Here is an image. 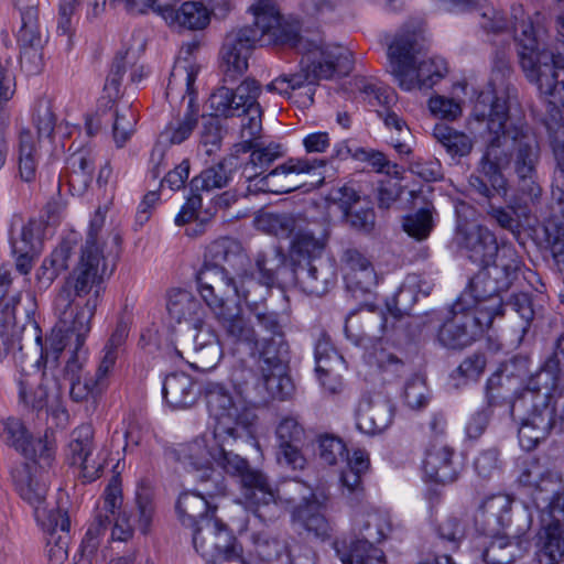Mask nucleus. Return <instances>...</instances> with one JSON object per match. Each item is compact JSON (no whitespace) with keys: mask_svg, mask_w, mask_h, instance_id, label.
Returning a JSON list of instances; mask_svg holds the SVG:
<instances>
[{"mask_svg":"<svg viewBox=\"0 0 564 564\" xmlns=\"http://www.w3.org/2000/svg\"><path fill=\"white\" fill-rule=\"evenodd\" d=\"M429 109L433 116L449 121L456 120L463 112L458 101L441 95L430 98Z\"/></svg>","mask_w":564,"mask_h":564,"instance_id":"obj_63","label":"nucleus"},{"mask_svg":"<svg viewBox=\"0 0 564 564\" xmlns=\"http://www.w3.org/2000/svg\"><path fill=\"white\" fill-rule=\"evenodd\" d=\"M318 455L321 460L329 466L339 462H348V449L346 444L337 436L322 435L318 440Z\"/></svg>","mask_w":564,"mask_h":564,"instance_id":"obj_56","label":"nucleus"},{"mask_svg":"<svg viewBox=\"0 0 564 564\" xmlns=\"http://www.w3.org/2000/svg\"><path fill=\"white\" fill-rule=\"evenodd\" d=\"M279 458L293 469H302L305 458L301 447L305 440V430L299 417L288 414L281 417L275 429Z\"/></svg>","mask_w":564,"mask_h":564,"instance_id":"obj_28","label":"nucleus"},{"mask_svg":"<svg viewBox=\"0 0 564 564\" xmlns=\"http://www.w3.org/2000/svg\"><path fill=\"white\" fill-rule=\"evenodd\" d=\"M270 491L274 495V500L278 505L276 513L272 517L262 516L261 510H257L248 505L247 500L242 497L246 508L254 513L257 518L267 522L278 518L285 507L297 503L292 511V519L299 523L308 533H312L315 538L321 541L328 540L333 533V525L328 519L319 512L328 496L325 490L313 491L304 484L299 481H290L283 487V495L280 490L273 489L271 484L268 481Z\"/></svg>","mask_w":564,"mask_h":564,"instance_id":"obj_13","label":"nucleus"},{"mask_svg":"<svg viewBox=\"0 0 564 564\" xmlns=\"http://www.w3.org/2000/svg\"><path fill=\"white\" fill-rule=\"evenodd\" d=\"M501 306L499 296L485 297L466 289L453 304L451 316L438 329L440 344L451 349L469 346L490 327Z\"/></svg>","mask_w":564,"mask_h":564,"instance_id":"obj_11","label":"nucleus"},{"mask_svg":"<svg viewBox=\"0 0 564 564\" xmlns=\"http://www.w3.org/2000/svg\"><path fill=\"white\" fill-rule=\"evenodd\" d=\"M137 123L135 112L131 108H126L121 112L117 111L112 127L113 140L118 148H121L131 138Z\"/></svg>","mask_w":564,"mask_h":564,"instance_id":"obj_59","label":"nucleus"},{"mask_svg":"<svg viewBox=\"0 0 564 564\" xmlns=\"http://www.w3.org/2000/svg\"><path fill=\"white\" fill-rule=\"evenodd\" d=\"M367 362L376 365L378 369L387 375H391V377L400 376L404 368L401 359L383 348H375L373 351L369 352L367 355Z\"/></svg>","mask_w":564,"mask_h":564,"instance_id":"obj_60","label":"nucleus"},{"mask_svg":"<svg viewBox=\"0 0 564 564\" xmlns=\"http://www.w3.org/2000/svg\"><path fill=\"white\" fill-rule=\"evenodd\" d=\"M392 527L391 516L387 512H357L352 518V531L350 535L376 544L388 538L392 531Z\"/></svg>","mask_w":564,"mask_h":564,"instance_id":"obj_39","label":"nucleus"},{"mask_svg":"<svg viewBox=\"0 0 564 564\" xmlns=\"http://www.w3.org/2000/svg\"><path fill=\"white\" fill-rule=\"evenodd\" d=\"M434 226L433 209L430 207L421 208L402 218L403 230L417 241L427 239Z\"/></svg>","mask_w":564,"mask_h":564,"instance_id":"obj_51","label":"nucleus"},{"mask_svg":"<svg viewBox=\"0 0 564 564\" xmlns=\"http://www.w3.org/2000/svg\"><path fill=\"white\" fill-rule=\"evenodd\" d=\"M33 123L37 140L29 128H22L18 137L19 173L25 182L35 178L40 156L46 154L52 158L62 153L65 148L64 139L76 130V127H69L66 122L56 124L51 100L47 98L36 101Z\"/></svg>","mask_w":564,"mask_h":564,"instance_id":"obj_12","label":"nucleus"},{"mask_svg":"<svg viewBox=\"0 0 564 564\" xmlns=\"http://www.w3.org/2000/svg\"><path fill=\"white\" fill-rule=\"evenodd\" d=\"M562 378L564 334L557 339L553 359L509 402L511 416L520 421L518 436L523 448L531 449L544 440L557 417L564 422V397L557 395Z\"/></svg>","mask_w":564,"mask_h":564,"instance_id":"obj_6","label":"nucleus"},{"mask_svg":"<svg viewBox=\"0 0 564 564\" xmlns=\"http://www.w3.org/2000/svg\"><path fill=\"white\" fill-rule=\"evenodd\" d=\"M65 346L58 352L53 354L48 346V337L39 359L28 361V356L19 349L13 359L19 367L17 383L19 399L36 412L47 411L48 406L57 405L61 397L62 382L56 376L58 357L66 347H73V355L64 368V376L69 380L80 379L79 373L86 361V351L83 350L85 340L76 345V338L72 336L64 339Z\"/></svg>","mask_w":564,"mask_h":564,"instance_id":"obj_7","label":"nucleus"},{"mask_svg":"<svg viewBox=\"0 0 564 564\" xmlns=\"http://www.w3.org/2000/svg\"><path fill=\"white\" fill-rule=\"evenodd\" d=\"M510 96L498 93L489 85L481 90L468 119L471 132H478L487 143V159L506 156L505 149L512 147L511 161L518 177V189L524 202L534 203L541 195L536 180L540 149L535 135L521 115H510Z\"/></svg>","mask_w":564,"mask_h":564,"instance_id":"obj_4","label":"nucleus"},{"mask_svg":"<svg viewBox=\"0 0 564 564\" xmlns=\"http://www.w3.org/2000/svg\"><path fill=\"white\" fill-rule=\"evenodd\" d=\"M3 438L8 445L31 459L39 456L48 460L51 457L47 443L41 438H33L19 419L10 417L4 422Z\"/></svg>","mask_w":564,"mask_h":564,"instance_id":"obj_37","label":"nucleus"},{"mask_svg":"<svg viewBox=\"0 0 564 564\" xmlns=\"http://www.w3.org/2000/svg\"><path fill=\"white\" fill-rule=\"evenodd\" d=\"M324 165V160L292 158L265 174V182L272 194L290 193L303 185L299 180L301 174H310L316 167Z\"/></svg>","mask_w":564,"mask_h":564,"instance_id":"obj_30","label":"nucleus"},{"mask_svg":"<svg viewBox=\"0 0 564 564\" xmlns=\"http://www.w3.org/2000/svg\"><path fill=\"white\" fill-rule=\"evenodd\" d=\"M259 225L276 237H289L296 227L295 219L289 214L268 213L259 219Z\"/></svg>","mask_w":564,"mask_h":564,"instance_id":"obj_58","label":"nucleus"},{"mask_svg":"<svg viewBox=\"0 0 564 564\" xmlns=\"http://www.w3.org/2000/svg\"><path fill=\"white\" fill-rule=\"evenodd\" d=\"M387 317L384 315L378 316L377 321L370 313L365 316L356 313H350L345 322V335L348 340L357 346H366L377 337L373 328L377 326L379 333L383 334L387 325Z\"/></svg>","mask_w":564,"mask_h":564,"instance_id":"obj_46","label":"nucleus"},{"mask_svg":"<svg viewBox=\"0 0 564 564\" xmlns=\"http://www.w3.org/2000/svg\"><path fill=\"white\" fill-rule=\"evenodd\" d=\"M355 88L359 94V98L370 109L376 111L378 117L382 119L386 128L392 132L389 141L390 144L399 154H409L411 152L410 141L412 135L405 121L394 111L398 102L395 90L375 79L365 77L355 78Z\"/></svg>","mask_w":564,"mask_h":564,"instance_id":"obj_14","label":"nucleus"},{"mask_svg":"<svg viewBox=\"0 0 564 564\" xmlns=\"http://www.w3.org/2000/svg\"><path fill=\"white\" fill-rule=\"evenodd\" d=\"M77 250L78 261L65 279L54 302L58 321L48 335V346L55 355L65 346L66 337L74 336L77 346L86 340L91 329V319L105 292L109 256L96 249L93 238L87 243L78 245Z\"/></svg>","mask_w":564,"mask_h":564,"instance_id":"obj_5","label":"nucleus"},{"mask_svg":"<svg viewBox=\"0 0 564 564\" xmlns=\"http://www.w3.org/2000/svg\"><path fill=\"white\" fill-rule=\"evenodd\" d=\"M15 489L20 497L28 502L34 512L39 525L52 527L54 514L62 510L50 508L46 502L48 490V474L36 462L31 459L12 471Z\"/></svg>","mask_w":564,"mask_h":564,"instance_id":"obj_16","label":"nucleus"},{"mask_svg":"<svg viewBox=\"0 0 564 564\" xmlns=\"http://www.w3.org/2000/svg\"><path fill=\"white\" fill-rule=\"evenodd\" d=\"M392 419L393 408L388 401L367 403L358 409L356 426L361 433L375 435L388 429Z\"/></svg>","mask_w":564,"mask_h":564,"instance_id":"obj_45","label":"nucleus"},{"mask_svg":"<svg viewBox=\"0 0 564 564\" xmlns=\"http://www.w3.org/2000/svg\"><path fill=\"white\" fill-rule=\"evenodd\" d=\"M21 14V25L17 32L20 46V62L28 74H36L43 64L42 50L47 36L39 22L34 0H15Z\"/></svg>","mask_w":564,"mask_h":564,"instance_id":"obj_19","label":"nucleus"},{"mask_svg":"<svg viewBox=\"0 0 564 564\" xmlns=\"http://www.w3.org/2000/svg\"><path fill=\"white\" fill-rule=\"evenodd\" d=\"M433 137L452 158L468 155L474 147L473 139L463 131H458L445 123H436Z\"/></svg>","mask_w":564,"mask_h":564,"instance_id":"obj_47","label":"nucleus"},{"mask_svg":"<svg viewBox=\"0 0 564 564\" xmlns=\"http://www.w3.org/2000/svg\"><path fill=\"white\" fill-rule=\"evenodd\" d=\"M197 48V42L184 44L172 68L165 93L166 99L172 107L187 100V107L182 118L166 124L159 135L158 147L183 143L191 137L197 126L199 106L195 82L200 67L193 58V53Z\"/></svg>","mask_w":564,"mask_h":564,"instance_id":"obj_10","label":"nucleus"},{"mask_svg":"<svg viewBox=\"0 0 564 564\" xmlns=\"http://www.w3.org/2000/svg\"><path fill=\"white\" fill-rule=\"evenodd\" d=\"M458 232L468 258L480 267L467 289L485 297L498 296L499 291L508 290L521 268L517 251L510 246L499 247L494 232L481 225L459 226Z\"/></svg>","mask_w":564,"mask_h":564,"instance_id":"obj_8","label":"nucleus"},{"mask_svg":"<svg viewBox=\"0 0 564 564\" xmlns=\"http://www.w3.org/2000/svg\"><path fill=\"white\" fill-rule=\"evenodd\" d=\"M505 164V158L498 155L497 160L487 159L486 153L481 160V170L492 186V188L501 196L506 197L508 192V184L505 176L499 169Z\"/></svg>","mask_w":564,"mask_h":564,"instance_id":"obj_62","label":"nucleus"},{"mask_svg":"<svg viewBox=\"0 0 564 564\" xmlns=\"http://www.w3.org/2000/svg\"><path fill=\"white\" fill-rule=\"evenodd\" d=\"M500 292L501 291L498 292V296L500 300H502L501 296L499 295ZM501 311L496 316L502 315L505 307H510L521 318V328L522 332L525 333L535 315V310L533 307L531 295L525 292L513 293L512 295H510L506 303H503V301H501Z\"/></svg>","mask_w":564,"mask_h":564,"instance_id":"obj_57","label":"nucleus"},{"mask_svg":"<svg viewBox=\"0 0 564 564\" xmlns=\"http://www.w3.org/2000/svg\"><path fill=\"white\" fill-rule=\"evenodd\" d=\"M315 372L323 390L329 394L343 391L344 382L340 371L347 366L344 357L332 345L326 335H322L314 348Z\"/></svg>","mask_w":564,"mask_h":564,"instance_id":"obj_26","label":"nucleus"},{"mask_svg":"<svg viewBox=\"0 0 564 564\" xmlns=\"http://www.w3.org/2000/svg\"><path fill=\"white\" fill-rule=\"evenodd\" d=\"M325 248V239L316 237L311 231L299 232L292 243V256L297 257L302 263L313 259H322L321 254Z\"/></svg>","mask_w":564,"mask_h":564,"instance_id":"obj_54","label":"nucleus"},{"mask_svg":"<svg viewBox=\"0 0 564 564\" xmlns=\"http://www.w3.org/2000/svg\"><path fill=\"white\" fill-rule=\"evenodd\" d=\"M292 286L300 288L304 293L321 296L325 294L336 280L333 264L323 259H313L302 263L297 260L292 268Z\"/></svg>","mask_w":564,"mask_h":564,"instance_id":"obj_27","label":"nucleus"},{"mask_svg":"<svg viewBox=\"0 0 564 564\" xmlns=\"http://www.w3.org/2000/svg\"><path fill=\"white\" fill-rule=\"evenodd\" d=\"M80 236L72 231L67 234L59 245L52 251L50 258L45 259L36 272V281L40 290L51 286L57 275L68 268V261L75 253Z\"/></svg>","mask_w":564,"mask_h":564,"instance_id":"obj_34","label":"nucleus"},{"mask_svg":"<svg viewBox=\"0 0 564 564\" xmlns=\"http://www.w3.org/2000/svg\"><path fill=\"white\" fill-rule=\"evenodd\" d=\"M512 367V365L506 364L488 379L486 387L487 408L478 410L469 419L466 425L468 437L477 438L484 433L491 415L489 408L496 405L499 399L506 398V395L499 393V389L511 382L512 371L510 368Z\"/></svg>","mask_w":564,"mask_h":564,"instance_id":"obj_32","label":"nucleus"},{"mask_svg":"<svg viewBox=\"0 0 564 564\" xmlns=\"http://www.w3.org/2000/svg\"><path fill=\"white\" fill-rule=\"evenodd\" d=\"M403 399L405 404L413 410L424 408L429 402V389L420 377H413L404 387Z\"/></svg>","mask_w":564,"mask_h":564,"instance_id":"obj_61","label":"nucleus"},{"mask_svg":"<svg viewBox=\"0 0 564 564\" xmlns=\"http://www.w3.org/2000/svg\"><path fill=\"white\" fill-rule=\"evenodd\" d=\"M104 215L100 212H97L90 221L89 230L84 243H87L89 238H93L94 245L100 253H106L108 256L117 254L121 238L117 232H109L107 237H104Z\"/></svg>","mask_w":564,"mask_h":564,"instance_id":"obj_52","label":"nucleus"},{"mask_svg":"<svg viewBox=\"0 0 564 564\" xmlns=\"http://www.w3.org/2000/svg\"><path fill=\"white\" fill-rule=\"evenodd\" d=\"M128 334V325L123 322H119L100 351L98 367L94 376L97 380V386L107 389L109 384V377L112 373L117 359L123 349Z\"/></svg>","mask_w":564,"mask_h":564,"instance_id":"obj_42","label":"nucleus"},{"mask_svg":"<svg viewBox=\"0 0 564 564\" xmlns=\"http://www.w3.org/2000/svg\"><path fill=\"white\" fill-rule=\"evenodd\" d=\"M247 348L254 359V368L236 371L234 373L235 382L246 386L243 392H247L248 387L252 386L263 399H290L294 389L285 398L274 395L267 389L259 367L260 356L258 352L253 354L249 347ZM241 393L242 391L234 395L224 384L207 382L204 387V395L208 413L215 421L213 432L178 444L176 453L183 462L199 471V479L213 482L210 492H220L224 489L223 475L214 468V465L226 471L227 475L239 477L241 497L247 500L249 506L261 510L262 516L272 517L276 513L278 505L268 486L267 476L259 470L251 469L246 458L229 448L238 438L249 432L248 429L252 421Z\"/></svg>","mask_w":564,"mask_h":564,"instance_id":"obj_2","label":"nucleus"},{"mask_svg":"<svg viewBox=\"0 0 564 564\" xmlns=\"http://www.w3.org/2000/svg\"><path fill=\"white\" fill-rule=\"evenodd\" d=\"M262 87L254 78H246L236 89L226 86L217 88L209 97V108L216 116L230 118L241 116L251 108H261L258 99Z\"/></svg>","mask_w":564,"mask_h":564,"instance_id":"obj_22","label":"nucleus"},{"mask_svg":"<svg viewBox=\"0 0 564 564\" xmlns=\"http://www.w3.org/2000/svg\"><path fill=\"white\" fill-rule=\"evenodd\" d=\"M292 268L278 248L259 251L251 265L241 243L225 237L208 245L196 273L197 290L227 338L259 354L264 386L281 398L290 395L293 382L279 357L286 351L279 315L259 310L254 321L246 319L240 305L256 304L274 285L292 288Z\"/></svg>","mask_w":564,"mask_h":564,"instance_id":"obj_1","label":"nucleus"},{"mask_svg":"<svg viewBox=\"0 0 564 564\" xmlns=\"http://www.w3.org/2000/svg\"><path fill=\"white\" fill-rule=\"evenodd\" d=\"M470 525V519L467 512L457 511L446 516L437 525L436 533L438 539L444 542L452 551L458 549L459 543L466 536Z\"/></svg>","mask_w":564,"mask_h":564,"instance_id":"obj_49","label":"nucleus"},{"mask_svg":"<svg viewBox=\"0 0 564 564\" xmlns=\"http://www.w3.org/2000/svg\"><path fill=\"white\" fill-rule=\"evenodd\" d=\"M423 25L404 26L388 47V72L403 91L427 90L447 74L446 61L423 53Z\"/></svg>","mask_w":564,"mask_h":564,"instance_id":"obj_9","label":"nucleus"},{"mask_svg":"<svg viewBox=\"0 0 564 564\" xmlns=\"http://www.w3.org/2000/svg\"><path fill=\"white\" fill-rule=\"evenodd\" d=\"M552 518L549 523L543 520L539 532V562L541 564H553L564 561V524L557 516L564 517L558 510L551 512L546 510Z\"/></svg>","mask_w":564,"mask_h":564,"instance_id":"obj_35","label":"nucleus"},{"mask_svg":"<svg viewBox=\"0 0 564 564\" xmlns=\"http://www.w3.org/2000/svg\"><path fill=\"white\" fill-rule=\"evenodd\" d=\"M344 280L352 292L367 293L377 284V273L373 267H365L361 270L345 273Z\"/></svg>","mask_w":564,"mask_h":564,"instance_id":"obj_64","label":"nucleus"},{"mask_svg":"<svg viewBox=\"0 0 564 564\" xmlns=\"http://www.w3.org/2000/svg\"><path fill=\"white\" fill-rule=\"evenodd\" d=\"M155 517L153 496L147 488L137 491L134 508L131 511H117L111 530L112 540L127 541L137 529L142 534L149 533Z\"/></svg>","mask_w":564,"mask_h":564,"instance_id":"obj_24","label":"nucleus"},{"mask_svg":"<svg viewBox=\"0 0 564 564\" xmlns=\"http://www.w3.org/2000/svg\"><path fill=\"white\" fill-rule=\"evenodd\" d=\"M52 527L40 525L46 533V555L51 564H63L68 557L70 521L66 511L54 514Z\"/></svg>","mask_w":564,"mask_h":564,"instance_id":"obj_41","label":"nucleus"},{"mask_svg":"<svg viewBox=\"0 0 564 564\" xmlns=\"http://www.w3.org/2000/svg\"><path fill=\"white\" fill-rule=\"evenodd\" d=\"M258 557L265 562L276 561L279 564L285 560V554H293L284 541L278 540L267 530L253 532L250 536Z\"/></svg>","mask_w":564,"mask_h":564,"instance_id":"obj_50","label":"nucleus"},{"mask_svg":"<svg viewBox=\"0 0 564 564\" xmlns=\"http://www.w3.org/2000/svg\"><path fill=\"white\" fill-rule=\"evenodd\" d=\"M193 544L212 564H252L241 555L235 536L215 516L194 528Z\"/></svg>","mask_w":564,"mask_h":564,"instance_id":"obj_15","label":"nucleus"},{"mask_svg":"<svg viewBox=\"0 0 564 564\" xmlns=\"http://www.w3.org/2000/svg\"><path fill=\"white\" fill-rule=\"evenodd\" d=\"M162 394L164 401L172 409H186L197 399L194 381L184 372L167 375L163 381Z\"/></svg>","mask_w":564,"mask_h":564,"instance_id":"obj_44","label":"nucleus"},{"mask_svg":"<svg viewBox=\"0 0 564 564\" xmlns=\"http://www.w3.org/2000/svg\"><path fill=\"white\" fill-rule=\"evenodd\" d=\"M166 307L170 317L177 323L186 322L195 329L200 328L204 324L205 308L188 291L172 290Z\"/></svg>","mask_w":564,"mask_h":564,"instance_id":"obj_40","label":"nucleus"},{"mask_svg":"<svg viewBox=\"0 0 564 564\" xmlns=\"http://www.w3.org/2000/svg\"><path fill=\"white\" fill-rule=\"evenodd\" d=\"M66 457L69 465L78 469L82 481L89 484L101 476L108 460V452L100 449L95 453L93 427L80 425L70 435Z\"/></svg>","mask_w":564,"mask_h":564,"instance_id":"obj_21","label":"nucleus"},{"mask_svg":"<svg viewBox=\"0 0 564 564\" xmlns=\"http://www.w3.org/2000/svg\"><path fill=\"white\" fill-rule=\"evenodd\" d=\"M232 180V167L227 161L219 162L216 165L203 170L198 175L192 178L189 183L191 195L175 216V224L182 225L188 221L202 207L200 192H210L219 189L229 184Z\"/></svg>","mask_w":564,"mask_h":564,"instance_id":"obj_23","label":"nucleus"},{"mask_svg":"<svg viewBox=\"0 0 564 564\" xmlns=\"http://www.w3.org/2000/svg\"><path fill=\"white\" fill-rule=\"evenodd\" d=\"M424 477L438 484L455 481L463 470V462L446 444H433L423 460Z\"/></svg>","mask_w":564,"mask_h":564,"instance_id":"obj_29","label":"nucleus"},{"mask_svg":"<svg viewBox=\"0 0 564 564\" xmlns=\"http://www.w3.org/2000/svg\"><path fill=\"white\" fill-rule=\"evenodd\" d=\"M280 155L279 144L271 143L264 148L253 149L250 153L249 161L243 166V176L251 177L256 175L257 171L264 172Z\"/></svg>","mask_w":564,"mask_h":564,"instance_id":"obj_55","label":"nucleus"},{"mask_svg":"<svg viewBox=\"0 0 564 564\" xmlns=\"http://www.w3.org/2000/svg\"><path fill=\"white\" fill-rule=\"evenodd\" d=\"M546 127L553 135V151L557 161V171L554 176L552 195L564 204V105H558V113L554 116L550 105H546Z\"/></svg>","mask_w":564,"mask_h":564,"instance_id":"obj_38","label":"nucleus"},{"mask_svg":"<svg viewBox=\"0 0 564 564\" xmlns=\"http://www.w3.org/2000/svg\"><path fill=\"white\" fill-rule=\"evenodd\" d=\"M518 482L528 490L536 509L543 512L558 510L564 514V492L557 491L558 477L539 459L529 457L521 462Z\"/></svg>","mask_w":564,"mask_h":564,"instance_id":"obj_17","label":"nucleus"},{"mask_svg":"<svg viewBox=\"0 0 564 564\" xmlns=\"http://www.w3.org/2000/svg\"><path fill=\"white\" fill-rule=\"evenodd\" d=\"M512 500L508 495L486 497L475 514V525L482 533H496L511 523Z\"/></svg>","mask_w":564,"mask_h":564,"instance_id":"obj_33","label":"nucleus"},{"mask_svg":"<svg viewBox=\"0 0 564 564\" xmlns=\"http://www.w3.org/2000/svg\"><path fill=\"white\" fill-rule=\"evenodd\" d=\"M139 2H149L151 6H144V10H138L132 8L126 9L130 12L145 13L148 10H152L161 15L165 22L170 25L181 26L188 30H202L209 24L210 10L198 1H188L183 3L180 8H175L169 4H161L158 0H138ZM216 7H212V11H215Z\"/></svg>","mask_w":564,"mask_h":564,"instance_id":"obj_25","label":"nucleus"},{"mask_svg":"<svg viewBox=\"0 0 564 564\" xmlns=\"http://www.w3.org/2000/svg\"><path fill=\"white\" fill-rule=\"evenodd\" d=\"M95 171V155L89 148L74 151L66 161L62 176L70 188L77 192L85 189L91 182Z\"/></svg>","mask_w":564,"mask_h":564,"instance_id":"obj_43","label":"nucleus"},{"mask_svg":"<svg viewBox=\"0 0 564 564\" xmlns=\"http://www.w3.org/2000/svg\"><path fill=\"white\" fill-rule=\"evenodd\" d=\"M370 468L369 454L365 449H356L348 458L346 468L340 471L339 490L340 495L351 506H358L364 502L365 488L362 476Z\"/></svg>","mask_w":564,"mask_h":564,"instance_id":"obj_31","label":"nucleus"},{"mask_svg":"<svg viewBox=\"0 0 564 564\" xmlns=\"http://www.w3.org/2000/svg\"><path fill=\"white\" fill-rule=\"evenodd\" d=\"M491 534L494 535L492 540L482 554L487 564H510L521 556L522 549L519 539L511 540L507 535H500L499 531Z\"/></svg>","mask_w":564,"mask_h":564,"instance_id":"obj_48","label":"nucleus"},{"mask_svg":"<svg viewBox=\"0 0 564 564\" xmlns=\"http://www.w3.org/2000/svg\"><path fill=\"white\" fill-rule=\"evenodd\" d=\"M524 196L518 200L517 198L511 199L507 208L503 207H490L489 215L497 221V224L511 231L516 232L520 227V217L527 216V204Z\"/></svg>","mask_w":564,"mask_h":564,"instance_id":"obj_53","label":"nucleus"},{"mask_svg":"<svg viewBox=\"0 0 564 564\" xmlns=\"http://www.w3.org/2000/svg\"><path fill=\"white\" fill-rule=\"evenodd\" d=\"M175 459L183 465L188 471L194 473L197 484L200 486L199 491L187 490L178 496L176 501V513L185 527L195 528L203 522V519H209L215 516L216 507L210 501L212 498L225 495L227 490L226 477L227 474L216 465L214 468L219 470L223 475L224 489L220 492H210L213 482L210 480H202L198 477L199 471L192 465L183 462L177 453L176 447L173 449Z\"/></svg>","mask_w":564,"mask_h":564,"instance_id":"obj_18","label":"nucleus"},{"mask_svg":"<svg viewBox=\"0 0 564 564\" xmlns=\"http://www.w3.org/2000/svg\"><path fill=\"white\" fill-rule=\"evenodd\" d=\"M122 502L121 479L119 475H115L105 488L104 495L96 507L93 520L82 541L80 553L83 558L88 561L96 554L101 539L111 523V518L115 520L117 511L122 507Z\"/></svg>","mask_w":564,"mask_h":564,"instance_id":"obj_20","label":"nucleus"},{"mask_svg":"<svg viewBox=\"0 0 564 564\" xmlns=\"http://www.w3.org/2000/svg\"><path fill=\"white\" fill-rule=\"evenodd\" d=\"M250 11L254 18L252 25L227 34L221 48L225 76L235 80L248 69L252 48L260 45H288L301 55L297 73L282 74L265 86L270 93L283 97L322 79L336 75H348L352 69V54L341 45L324 44L322 41L300 36V21L284 18L272 0H257Z\"/></svg>","mask_w":564,"mask_h":564,"instance_id":"obj_3","label":"nucleus"},{"mask_svg":"<svg viewBox=\"0 0 564 564\" xmlns=\"http://www.w3.org/2000/svg\"><path fill=\"white\" fill-rule=\"evenodd\" d=\"M334 550L343 564H383V551L358 536H343L334 541Z\"/></svg>","mask_w":564,"mask_h":564,"instance_id":"obj_36","label":"nucleus"}]
</instances>
